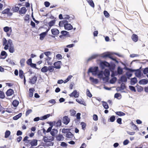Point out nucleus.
Segmentation results:
<instances>
[{
  "label": "nucleus",
  "instance_id": "obj_30",
  "mask_svg": "<svg viewBox=\"0 0 148 148\" xmlns=\"http://www.w3.org/2000/svg\"><path fill=\"white\" fill-rule=\"evenodd\" d=\"M102 103L103 106L105 109H107L109 108L108 105L106 102L102 101Z\"/></svg>",
  "mask_w": 148,
  "mask_h": 148
},
{
  "label": "nucleus",
  "instance_id": "obj_26",
  "mask_svg": "<svg viewBox=\"0 0 148 148\" xmlns=\"http://www.w3.org/2000/svg\"><path fill=\"white\" fill-rule=\"evenodd\" d=\"M51 116L50 114H48L40 117V120H44L47 119Z\"/></svg>",
  "mask_w": 148,
  "mask_h": 148
},
{
  "label": "nucleus",
  "instance_id": "obj_52",
  "mask_svg": "<svg viewBox=\"0 0 148 148\" xmlns=\"http://www.w3.org/2000/svg\"><path fill=\"white\" fill-rule=\"evenodd\" d=\"M80 124L82 125V129L83 130H84V129L85 128L86 126V123L82 122Z\"/></svg>",
  "mask_w": 148,
  "mask_h": 148
},
{
  "label": "nucleus",
  "instance_id": "obj_16",
  "mask_svg": "<svg viewBox=\"0 0 148 148\" xmlns=\"http://www.w3.org/2000/svg\"><path fill=\"white\" fill-rule=\"evenodd\" d=\"M38 140L36 139H33L32 140L30 143L32 147L36 146L37 145Z\"/></svg>",
  "mask_w": 148,
  "mask_h": 148
},
{
  "label": "nucleus",
  "instance_id": "obj_20",
  "mask_svg": "<svg viewBox=\"0 0 148 148\" xmlns=\"http://www.w3.org/2000/svg\"><path fill=\"white\" fill-rule=\"evenodd\" d=\"M90 80L92 83L97 84L98 82V80L96 79H94L93 77H90L89 78Z\"/></svg>",
  "mask_w": 148,
  "mask_h": 148
},
{
  "label": "nucleus",
  "instance_id": "obj_18",
  "mask_svg": "<svg viewBox=\"0 0 148 148\" xmlns=\"http://www.w3.org/2000/svg\"><path fill=\"white\" fill-rule=\"evenodd\" d=\"M125 88V84L124 83H122L121 85V86L118 87L116 88V90H124Z\"/></svg>",
  "mask_w": 148,
  "mask_h": 148
},
{
  "label": "nucleus",
  "instance_id": "obj_21",
  "mask_svg": "<svg viewBox=\"0 0 148 148\" xmlns=\"http://www.w3.org/2000/svg\"><path fill=\"white\" fill-rule=\"evenodd\" d=\"M56 140L58 141H62L63 140L64 137L62 135H58L56 137Z\"/></svg>",
  "mask_w": 148,
  "mask_h": 148
},
{
  "label": "nucleus",
  "instance_id": "obj_51",
  "mask_svg": "<svg viewBox=\"0 0 148 148\" xmlns=\"http://www.w3.org/2000/svg\"><path fill=\"white\" fill-rule=\"evenodd\" d=\"M115 116L114 115H113L110 116L109 119V120L110 122H113L115 121Z\"/></svg>",
  "mask_w": 148,
  "mask_h": 148
},
{
  "label": "nucleus",
  "instance_id": "obj_44",
  "mask_svg": "<svg viewBox=\"0 0 148 148\" xmlns=\"http://www.w3.org/2000/svg\"><path fill=\"white\" fill-rule=\"evenodd\" d=\"M76 101L80 104L83 105L85 106H86L85 103L82 100H79L78 99H76Z\"/></svg>",
  "mask_w": 148,
  "mask_h": 148
},
{
  "label": "nucleus",
  "instance_id": "obj_32",
  "mask_svg": "<svg viewBox=\"0 0 148 148\" xmlns=\"http://www.w3.org/2000/svg\"><path fill=\"white\" fill-rule=\"evenodd\" d=\"M47 123L49 124L50 126L49 127L52 128L53 126H55L56 121H53L52 122H47Z\"/></svg>",
  "mask_w": 148,
  "mask_h": 148
},
{
  "label": "nucleus",
  "instance_id": "obj_63",
  "mask_svg": "<svg viewBox=\"0 0 148 148\" xmlns=\"http://www.w3.org/2000/svg\"><path fill=\"white\" fill-rule=\"evenodd\" d=\"M44 54L47 56L48 57L49 55L51 54V52L50 51L45 52L44 53Z\"/></svg>",
  "mask_w": 148,
  "mask_h": 148
},
{
  "label": "nucleus",
  "instance_id": "obj_27",
  "mask_svg": "<svg viewBox=\"0 0 148 148\" xmlns=\"http://www.w3.org/2000/svg\"><path fill=\"white\" fill-rule=\"evenodd\" d=\"M62 125V122L61 119H59L57 122L56 121L55 126L60 127Z\"/></svg>",
  "mask_w": 148,
  "mask_h": 148
},
{
  "label": "nucleus",
  "instance_id": "obj_33",
  "mask_svg": "<svg viewBox=\"0 0 148 148\" xmlns=\"http://www.w3.org/2000/svg\"><path fill=\"white\" fill-rule=\"evenodd\" d=\"M12 10L14 12H17L19 10V8L18 6H15L12 8Z\"/></svg>",
  "mask_w": 148,
  "mask_h": 148
},
{
  "label": "nucleus",
  "instance_id": "obj_11",
  "mask_svg": "<svg viewBox=\"0 0 148 148\" xmlns=\"http://www.w3.org/2000/svg\"><path fill=\"white\" fill-rule=\"evenodd\" d=\"M27 10L25 7H22L18 11L19 13L21 15H24L27 12Z\"/></svg>",
  "mask_w": 148,
  "mask_h": 148
},
{
  "label": "nucleus",
  "instance_id": "obj_28",
  "mask_svg": "<svg viewBox=\"0 0 148 148\" xmlns=\"http://www.w3.org/2000/svg\"><path fill=\"white\" fill-rule=\"evenodd\" d=\"M19 101L16 100H14L12 103V104L13 106L15 107H17L19 104Z\"/></svg>",
  "mask_w": 148,
  "mask_h": 148
},
{
  "label": "nucleus",
  "instance_id": "obj_17",
  "mask_svg": "<svg viewBox=\"0 0 148 148\" xmlns=\"http://www.w3.org/2000/svg\"><path fill=\"white\" fill-rule=\"evenodd\" d=\"M58 132V131L57 129H53L52 130V131L50 132V134L53 136H54L56 134H57Z\"/></svg>",
  "mask_w": 148,
  "mask_h": 148
},
{
  "label": "nucleus",
  "instance_id": "obj_46",
  "mask_svg": "<svg viewBox=\"0 0 148 148\" xmlns=\"http://www.w3.org/2000/svg\"><path fill=\"white\" fill-rule=\"evenodd\" d=\"M123 69L120 67H119L117 69V73L118 74L121 75L122 74Z\"/></svg>",
  "mask_w": 148,
  "mask_h": 148
},
{
  "label": "nucleus",
  "instance_id": "obj_4",
  "mask_svg": "<svg viewBox=\"0 0 148 148\" xmlns=\"http://www.w3.org/2000/svg\"><path fill=\"white\" fill-rule=\"evenodd\" d=\"M4 31L7 33L8 36L10 37L12 34V29L11 27L6 26L3 28Z\"/></svg>",
  "mask_w": 148,
  "mask_h": 148
},
{
  "label": "nucleus",
  "instance_id": "obj_34",
  "mask_svg": "<svg viewBox=\"0 0 148 148\" xmlns=\"http://www.w3.org/2000/svg\"><path fill=\"white\" fill-rule=\"evenodd\" d=\"M19 76L21 79H23V77H25L23 72L22 70H20L19 71Z\"/></svg>",
  "mask_w": 148,
  "mask_h": 148
},
{
  "label": "nucleus",
  "instance_id": "obj_61",
  "mask_svg": "<svg viewBox=\"0 0 148 148\" xmlns=\"http://www.w3.org/2000/svg\"><path fill=\"white\" fill-rule=\"evenodd\" d=\"M56 58L58 59H62V56L60 54H58L56 55Z\"/></svg>",
  "mask_w": 148,
  "mask_h": 148
},
{
  "label": "nucleus",
  "instance_id": "obj_36",
  "mask_svg": "<svg viewBox=\"0 0 148 148\" xmlns=\"http://www.w3.org/2000/svg\"><path fill=\"white\" fill-rule=\"evenodd\" d=\"M79 93H71L69 95L70 97H74L77 98L79 96Z\"/></svg>",
  "mask_w": 148,
  "mask_h": 148
},
{
  "label": "nucleus",
  "instance_id": "obj_42",
  "mask_svg": "<svg viewBox=\"0 0 148 148\" xmlns=\"http://www.w3.org/2000/svg\"><path fill=\"white\" fill-rule=\"evenodd\" d=\"M115 113L116 115L119 116H123L125 115V113L121 111L116 112H115Z\"/></svg>",
  "mask_w": 148,
  "mask_h": 148
},
{
  "label": "nucleus",
  "instance_id": "obj_2",
  "mask_svg": "<svg viewBox=\"0 0 148 148\" xmlns=\"http://www.w3.org/2000/svg\"><path fill=\"white\" fill-rule=\"evenodd\" d=\"M103 74L105 77L103 78V80L106 82H108L109 79V76L110 74L109 71L108 69H105L104 71Z\"/></svg>",
  "mask_w": 148,
  "mask_h": 148
},
{
  "label": "nucleus",
  "instance_id": "obj_24",
  "mask_svg": "<svg viewBox=\"0 0 148 148\" xmlns=\"http://www.w3.org/2000/svg\"><path fill=\"white\" fill-rule=\"evenodd\" d=\"M22 114L21 113L14 116L13 117V119L14 120H16L20 118L22 116Z\"/></svg>",
  "mask_w": 148,
  "mask_h": 148
},
{
  "label": "nucleus",
  "instance_id": "obj_8",
  "mask_svg": "<svg viewBox=\"0 0 148 148\" xmlns=\"http://www.w3.org/2000/svg\"><path fill=\"white\" fill-rule=\"evenodd\" d=\"M62 62L61 61H58L55 62L53 64L55 68L56 69H60L61 68V65Z\"/></svg>",
  "mask_w": 148,
  "mask_h": 148
},
{
  "label": "nucleus",
  "instance_id": "obj_10",
  "mask_svg": "<svg viewBox=\"0 0 148 148\" xmlns=\"http://www.w3.org/2000/svg\"><path fill=\"white\" fill-rule=\"evenodd\" d=\"M64 27L65 29L67 30H71L73 29L72 26L71 24H68L67 23H66L64 25Z\"/></svg>",
  "mask_w": 148,
  "mask_h": 148
},
{
  "label": "nucleus",
  "instance_id": "obj_57",
  "mask_svg": "<svg viewBox=\"0 0 148 148\" xmlns=\"http://www.w3.org/2000/svg\"><path fill=\"white\" fill-rule=\"evenodd\" d=\"M26 63L27 64L29 65H30L32 63V60L31 58L29 59L27 61Z\"/></svg>",
  "mask_w": 148,
  "mask_h": 148
},
{
  "label": "nucleus",
  "instance_id": "obj_55",
  "mask_svg": "<svg viewBox=\"0 0 148 148\" xmlns=\"http://www.w3.org/2000/svg\"><path fill=\"white\" fill-rule=\"evenodd\" d=\"M129 143V141L128 139H126L123 142V144L124 145H127Z\"/></svg>",
  "mask_w": 148,
  "mask_h": 148
},
{
  "label": "nucleus",
  "instance_id": "obj_64",
  "mask_svg": "<svg viewBox=\"0 0 148 148\" xmlns=\"http://www.w3.org/2000/svg\"><path fill=\"white\" fill-rule=\"evenodd\" d=\"M143 73L144 74H146L148 73V68H145L143 71Z\"/></svg>",
  "mask_w": 148,
  "mask_h": 148
},
{
  "label": "nucleus",
  "instance_id": "obj_48",
  "mask_svg": "<svg viewBox=\"0 0 148 148\" xmlns=\"http://www.w3.org/2000/svg\"><path fill=\"white\" fill-rule=\"evenodd\" d=\"M73 77L72 75H69L67 78L64 81V83H66L68 82Z\"/></svg>",
  "mask_w": 148,
  "mask_h": 148
},
{
  "label": "nucleus",
  "instance_id": "obj_12",
  "mask_svg": "<svg viewBox=\"0 0 148 148\" xmlns=\"http://www.w3.org/2000/svg\"><path fill=\"white\" fill-rule=\"evenodd\" d=\"M51 31L52 34L56 36L58 35L59 33V31L56 28L52 29Z\"/></svg>",
  "mask_w": 148,
  "mask_h": 148
},
{
  "label": "nucleus",
  "instance_id": "obj_49",
  "mask_svg": "<svg viewBox=\"0 0 148 148\" xmlns=\"http://www.w3.org/2000/svg\"><path fill=\"white\" fill-rule=\"evenodd\" d=\"M10 9L9 8H7L6 9L3 10L2 13L3 14H8L9 12H10Z\"/></svg>",
  "mask_w": 148,
  "mask_h": 148
},
{
  "label": "nucleus",
  "instance_id": "obj_45",
  "mask_svg": "<svg viewBox=\"0 0 148 148\" xmlns=\"http://www.w3.org/2000/svg\"><path fill=\"white\" fill-rule=\"evenodd\" d=\"M10 134V131L7 130L5 133V138H8Z\"/></svg>",
  "mask_w": 148,
  "mask_h": 148
},
{
  "label": "nucleus",
  "instance_id": "obj_53",
  "mask_svg": "<svg viewBox=\"0 0 148 148\" xmlns=\"http://www.w3.org/2000/svg\"><path fill=\"white\" fill-rule=\"evenodd\" d=\"M105 16L107 17H108L110 16L109 13L106 11L105 10L103 12Z\"/></svg>",
  "mask_w": 148,
  "mask_h": 148
},
{
  "label": "nucleus",
  "instance_id": "obj_43",
  "mask_svg": "<svg viewBox=\"0 0 148 148\" xmlns=\"http://www.w3.org/2000/svg\"><path fill=\"white\" fill-rule=\"evenodd\" d=\"M71 130V129H65L63 128L62 129V132L63 133H68Z\"/></svg>",
  "mask_w": 148,
  "mask_h": 148
},
{
  "label": "nucleus",
  "instance_id": "obj_14",
  "mask_svg": "<svg viewBox=\"0 0 148 148\" xmlns=\"http://www.w3.org/2000/svg\"><path fill=\"white\" fill-rule=\"evenodd\" d=\"M135 71V74L137 77H141L143 75V74L141 73V71L139 69L136 70Z\"/></svg>",
  "mask_w": 148,
  "mask_h": 148
},
{
  "label": "nucleus",
  "instance_id": "obj_15",
  "mask_svg": "<svg viewBox=\"0 0 148 148\" xmlns=\"http://www.w3.org/2000/svg\"><path fill=\"white\" fill-rule=\"evenodd\" d=\"M101 65L103 67L105 66L106 67H109L110 66V64L106 61L101 62Z\"/></svg>",
  "mask_w": 148,
  "mask_h": 148
},
{
  "label": "nucleus",
  "instance_id": "obj_22",
  "mask_svg": "<svg viewBox=\"0 0 148 148\" xmlns=\"http://www.w3.org/2000/svg\"><path fill=\"white\" fill-rule=\"evenodd\" d=\"M89 5L92 8L95 7V4L92 0H86Z\"/></svg>",
  "mask_w": 148,
  "mask_h": 148
},
{
  "label": "nucleus",
  "instance_id": "obj_23",
  "mask_svg": "<svg viewBox=\"0 0 148 148\" xmlns=\"http://www.w3.org/2000/svg\"><path fill=\"white\" fill-rule=\"evenodd\" d=\"M55 67L53 66H49L47 67L48 71L50 72H54Z\"/></svg>",
  "mask_w": 148,
  "mask_h": 148
},
{
  "label": "nucleus",
  "instance_id": "obj_47",
  "mask_svg": "<svg viewBox=\"0 0 148 148\" xmlns=\"http://www.w3.org/2000/svg\"><path fill=\"white\" fill-rule=\"evenodd\" d=\"M121 80L122 82H126L127 81V78L125 76H123L121 77Z\"/></svg>",
  "mask_w": 148,
  "mask_h": 148
},
{
  "label": "nucleus",
  "instance_id": "obj_13",
  "mask_svg": "<svg viewBox=\"0 0 148 148\" xmlns=\"http://www.w3.org/2000/svg\"><path fill=\"white\" fill-rule=\"evenodd\" d=\"M131 38L132 40L134 42H137L138 40V36L136 34H133Z\"/></svg>",
  "mask_w": 148,
  "mask_h": 148
},
{
  "label": "nucleus",
  "instance_id": "obj_54",
  "mask_svg": "<svg viewBox=\"0 0 148 148\" xmlns=\"http://www.w3.org/2000/svg\"><path fill=\"white\" fill-rule=\"evenodd\" d=\"M6 61L7 62H9V63L12 64L13 65H15V63L13 61L9 59L8 60H6Z\"/></svg>",
  "mask_w": 148,
  "mask_h": 148
},
{
  "label": "nucleus",
  "instance_id": "obj_40",
  "mask_svg": "<svg viewBox=\"0 0 148 148\" xmlns=\"http://www.w3.org/2000/svg\"><path fill=\"white\" fill-rule=\"evenodd\" d=\"M41 71L43 73H46L48 71L47 67L46 66H44L41 69Z\"/></svg>",
  "mask_w": 148,
  "mask_h": 148
},
{
  "label": "nucleus",
  "instance_id": "obj_25",
  "mask_svg": "<svg viewBox=\"0 0 148 148\" xmlns=\"http://www.w3.org/2000/svg\"><path fill=\"white\" fill-rule=\"evenodd\" d=\"M66 137L69 138H72L73 137V135L70 131L66 134Z\"/></svg>",
  "mask_w": 148,
  "mask_h": 148
},
{
  "label": "nucleus",
  "instance_id": "obj_29",
  "mask_svg": "<svg viewBox=\"0 0 148 148\" xmlns=\"http://www.w3.org/2000/svg\"><path fill=\"white\" fill-rule=\"evenodd\" d=\"M137 80L136 78L134 77L131 79L130 83L131 84L134 85L137 82Z\"/></svg>",
  "mask_w": 148,
  "mask_h": 148
},
{
  "label": "nucleus",
  "instance_id": "obj_9",
  "mask_svg": "<svg viewBox=\"0 0 148 148\" xmlns=\"http://www.w3.org/2000/svg\"><path fill=\"white\" fill-rule=\"evenodd\" d=\"M8 56V54L5 51H2L0 55V58L2 59H5Z\"/></svg>",
  "mask_w": 148,
  "mask_h": 148
},
{
  "label": "nucleus",
  "instance_id": "obj_19",
  "mask_svg": "<svg viewBox=\"0 0 148 148\" xmlns=\"http://www.w3.org/2000/svg\"><path fill=\"white\" fill-rule=\"evenodd\" d=\"M148 83V80L145 79L140 80L139 81V83L141 84H147Z\"/></svg>",
  "mask_w": 148,
  "mask_h": 148
},
{
  "label": "nucleus",
  "instance_id": "obj_5",
  "mask_svg": "<svg viewBox=\"0 0 148 148\" xmlns=\"http://www.w3.org/2000/svg\"><path fill=\"white\" fill-rule=\"evenodd\" d=\"M98 67L97 66L94 67H90L88 70V73H92V74H96L98 71Z\"/></svg>",
  "mask_w": 148,
  "mask_h": 148
},
{
  "label": "nucleus",
  "instance_id": "obj_59",
  "mask_svg": "<svg viewBox=\"0 0 148 148\" xmlns=\"http://www.w3.org/2000/svg\"><path fill=\"white\" fill-rule=\"evenodd\" d=\"M68 145L65 142H62L61 143L60 146L63 147H66Z\"/></svg>",
  "mask_w": 148,
  "mask_h": 148
},
{
  "label": "nucleus",
  "instance_id": "obj_41",
  "mask_svg": "<svg viewBox=\"0 0 148 148\" xmlns=\"http://www.w3.org/2000/svg\"><path fill=\"white\" fill-rule=\"evenodd\" d=\"M56 21L55 20H52L50 21L49 23V27H51L54 25Z\"/></svg>",
  "mask_w": 148,
  "mask_h": 148
},
{
  "label": "nucleus",
  "instance_id": "obj_31",
  "mask_svg": "<svg viewBox=\"0 0 148 148\" xmlns=\"http://www.w3.org/2000/svg\"><path fill=\"white\" fill-rule=\"evenodd\" d=\"M68 21H67L64 20L61 21L60 22L59 25L60 27H63L64 26V25L66 24V23H67Z\"/></svg>",
  "mask_w": 148,
  "mask_h": 148
},
{
  "label": "nucleus",
  "instance_id": "obj_50",
  "mask_svg": "<svg viewBox=\"0 0 148 148\" xmlns=\"http://www.w3.org/2000/svg\"><path fill=\"white\" fill-rule=\"evenodd\" d=\"M116 80V77H113L110 80V82L111 84L114 83Z\"/></svg>",
  "mask_w": 148,
  "mask_h": 148
},
{
  "label": "nucleus",
  "instance_id": "obj_60",
  "mask_svg": "<svg viewBox=\"0 0 148 148\" xmlns=\"http://www.w3.org/2000/svg\"><path fill=\"white\" fill-rule=\"evenodd\" d=\"M32 112V110L31 109H29L27 110L26 112V116H27L29 114Z\"/></svg>",
  "mask_w": 148,
  "mask_h": 148
},
{
  "label": "nucleus",
  "instance_id": "obj_3",
  "mask_svg": "<svg viewBox=\"0 0 148 148\" xmlns=\"http://www.w3.org/2000/svg\"><path fill=\"white\" fill-rule=\"evenodd\" d=\"M101 57L103 58L108 57L113 60L116 61V59L113 58L112 54L109 52H106L103 53Z\"/></svg>",
  "mask_w": 148,
  "mask_h": 148
},
{
  "label": "nucleus",
  "instance_id": "obj_39",
  "mask_svg": "<svg viewBox=\"0 0 148 148\" xmlns=\"http://www.w3.org/2000/svg\"><path fill=\"white\" fill-rule=\"evenodd\" d=\"M25 60L24 58L21 59L20 61V64L21 66H23L25 65Z\"/></svg>",
  "mask_w": 148,
  "mask_h": 148
},
{
  "label": "nucleus",
  "instance_id": "obj_58",
  "mask_svg": "<svg viewBox=\"0 0 148 148\" xmlns=\"http://www.w3.org/2000/svg\"><path fill=\"white\" fill-rule=\"evenodd\" d=\"M97 57V56L96 55H95L92 56L90 58L88 59V60H91L92 59H95Z\"/></svg>",
  "mask_w": 148,
  "mask_h": 148
},
{
  "label": "nucleus",
  "instance_id": "obj_37",
  "mask_svg": "<svg viewBox=\"0 0 148 148\" xmlns=\"http://www.w3.org/2000/svg\"><path fill=\"white\" fill-rule=\"evenodd\" d=\"M54 139V138L53 137H51V138L49 139L47 138V139L44 138V139H43V140L45 142L47 143L48 142H50V140L51 141H53V140Z\"/></svg>",
  "mask_w": 148,
  "mask_h": 148
},
{
  "label": "nucleus",
  "instance_id": "obj_38",
  "mask_svg": "<svg viewBox=\"0 0 148 148\" xmlns=\"http://www.w3.org/2000/svg\"><path fill=\"white\" fill-rule=\"evenodd\" d=\"M114 97L118 99H120L121 98V95L120 93H115L114 95Z\"/></svg>",
  "mask_w": 148,
  "mask_h": 148
},
{
  "label": "nucleus",
  "instance_id": "obj_35",
  "mask_svg": "<svg viewBox=\"0 0 148 148\" xmlns=\"http://www.w3.org/2000/svg\"><path fill=\"white\" fill-rule=\"evenodd\" d=\"M46 32H43L40 34V39L41 40H43L44 38L45 37V35H46Z\"/></svg>",
  "mask_w": 148,
  "mask_h": 148
},
{
  "label": "nucleus",
  "instance_id": "obj_62",
  "mask_svg": "<svg viewBox=\"0 0 148 148\" xmlns=\"http://www.w3.org/2000/svg\"><path fill=\"white\" fill-rule=\"evenodd\" d=\"M122 119L121 118H118L116 120V122L119 124H122Z\"/></svg>",
  "mask_w": 148,
  "mask_h": 148
},
{
  "label": "nucleus",
  "instance_id": "obj_6",
  "mask_svg": "<svg viewBox=\"0 0 148 148\" xmlns=\"http://www.w3.org/2000/svg\"><path fill=\"white\" fill-rule=\"evenodd\" d=\"M70 119L68 116H64L62 119V122L64 124L67 125L70 122Z\"/></svg>",
  "mask_w": 148,
  "mask_h": 148
},
{
  "label": "nucleus",
  "instance_id": "obj_1",
  "mask_svg": "<svg viewBox=\"0 0 148 148\" xmlns=\"http://www.w3.org/2000/svg\"><path fill=\"white\" fill-rule=\"evenodd\" d=\"M2 44L3 46L5 45L4 49L5 50L8 49L9 52L11 53L14 52L15 49L11 39H9L7 41L5 38H3L2 39Z\"/></svg>",
  "mask_w": 148,
  "mask_h": 148
},
{
  "label": "nucleus",
  "instance_id": "obj_56",
  "mask_svg": "<svg viewBox=\"0 0 148 148\" xmlns=\"http://www.w3.org/2000/svg\"><path fill=\"white\" fill-rule=\"evenodd\" d=\"M68 32L66 31H62L61 32V33L63 35L65 36L66 35Z\"/></svg>",
  "mask_w": 148,
  "mask_h": 148
},
{
  "label": "nucleus",
  "instance_id": "obj_7",
  "mask_svg": "<svg viewBox=\"0 0 148 148\" xmlns=\"http://www.w3.org/2000/svg\"><path fill=\"white\" fill-rule=\"evenodd\" d=\"M37 80V77L36 76H34L29 79V83L34 84L36 83Z\"/></svg>",
  "mask_w": 148,
  "mask_h": 148
}]
</instances>
